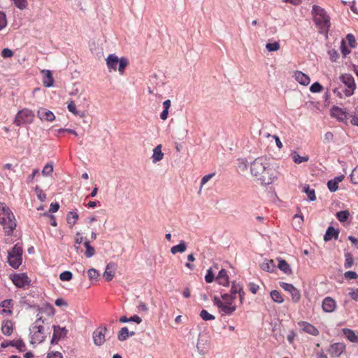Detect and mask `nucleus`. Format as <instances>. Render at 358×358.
I'll return each instance as SVG.
<instances>
[{"mask_svg": "<svg viewBox=\"0 0 358 358\" xmlns=\"http://www.w3.org/2000/svg\"><path fill=\"white\" fill-rule=\"evenodd\" d=\"M252 175L264 185H269L277 178L275 171L271 168L264 157L255 159L250 165Z\"/></svg>", "mask_w": 358, "mask_h": 358, "instance_id": "1", "label": "nucleus"}, {"mask_svg": "<svg viewBox=\"0 0 358 358\" xmlns=\"http://www.w3.org/2000/svg\"><path fill=\"white\" fill-rule=\"evenodd\" d=\"M219 293V295H215L213 298L214 306L217 307L219 313L222 315L232 314L236 308L235 300L238 292Z\"/></svg>", "mask_w": 358, "mask_h": 358, "instance_id": "2", "label": "nucleus"}, {"mask_svg": "<svg viewBox=\"0 0 358 358\" xmlns=\"http://www.w3.org/2000/svg\"><path fill=\"white\" fill-rule=\"evenodd\" d=\"M0 224L3 225L6 235L13 234L17 224L15 216L10 208L4 203L0 202Z\"/></svg>", "mask_w": 358, "mask_h": 358, "instance_id": "3", "label": "nucleus"}, {"mask_svg": "<svg viewBox=\"0 0 358 358\" xmlns=\"http://www.w3.org/2000/svg\"><path fill=\"white\" fill-rule=\"evenodd\" d=\"M106 65L108 71H118L120 75L124 73L125 68L128 66L129 62L126 57L118 58L115 54L109 55L106 59Z\"/></svg>", "mask_w": 358, "mask_h": 358, "instance_id": "4", "label": "nucleus"}, {"mask_svg": "<svg viewBox=\"0 0 358 358\" xmlns=\"http://www.w3.org/2000/svg\"><path fill=\"white\" fill-rule=\"evenodd\" d=\"M45 320L41 317H38L34 323L31 331V343L32 344H38L42 343L46 336L45 327L43 324Z\"/></svg>", "mask_w": 358, "mask_h": 358, "instance_id": "5", "label": "nucleus"}, {"mask_svg": "<svg viewBox=\"0 0 358 358\" xmlns=\"http://www.w3.org/2000/svg\"><path fill=\"white\" fill-rule=\"evenodd\" d=\"M23 248L21 244L16 243L8 251V262L13 268H17L22 264Z\"/></svg>", "mask_w": 358, "mask_h": 358, "instance_id": "6", "label": "nucleus"}, {"mask_svg": "<svg viewBox=\"0 0 358 358\" xmlns=\"http://www.w3.org/2000/svg\"><path fill=\"white\" fill-rule=\"evenodd\" d=\"M313 20L316 25L320 29L329 28L330 27L329 17L325 10L321 7L314 5L313 6Z\"/></svg>", "mask_w": 358, "mask_h": 358, "instance_id": "7", "label": "nucleus"}, {"mask_svg": "<svg viewBox=\"0 0 358 358\" xmlns=\"http://www.w3.org/2000/svg\"><path fill=\"white\" fill-rule=\"evenodd\" d=\"M34 113L29 109H23L20 110L14 120V123L17 126H21L25 124H30L32 122L34 119Z\"/></svg>", "mask_w": 358, "mask_h": 358, "instance_id": "8", "label": "nucleus"}, {"mask_svg": "<svg viewBox=\"0 0 358 358\" xmlns=\"http://www.w3.org/2000/svg\"><path fill=\"white\" fill-rule=\"evenodd\" d=\"M340 79L343 83L346 86V89L344 90V94L346 96H350L353 94L354 91L356 88L354 78L352 75L345 73L340 76Z\"/></svg>", "mask_w": 358, "mask_h": 358, "instance_id": "9", "label": "nucleus"}, {"mask_svg": "<svg viewBox=\"0 0 358 358\" xmlns=\"http://www.w3.org/2000/svg\"><path fill=\"white\" fill-rule=\"evenodd\" d=\"M107 331L106 327H100L94 331L93 341L96 345L101 346L105 343Z\"/></svg>", "mask_w": 358, "mask_h": 358, "instance_id": "10", "label": "nucleus"}, {"mask_svg": "<svg viewBox=\"0 0 358 358\" xmlns=\"http://www.w3.org/2000/svg\"><path fill=\"white\" fill-rule=\"evenodd\" d=\"M52 328L53 336L51 341L52 343H57L60 339L64 338L68 333V330L66 327H61L60 326L54 325Z\"/></svg>", "mask_w": 358, "mask_h": 358, "instance_id": "11", "label": "nucleus"}, {"mask_svg": "<svg viewBox=\"0 0 358 358\" xmlns=\"http://www.w3.org/2000/svg\"><path fill=\"white\" fill-rule=\"evenodd\" d=\"M197 351L200 355H206L208 352L209 342L208 338L204 336H199L197 344Z\"/></svg>", "mask_w": 358, "mask_h": 358, "instance_id": "12", "label": "nucleus"}, {"mask_svg": "<svg viewBox=\"0 0 358 358\" xmlns=\"http://www.w3.org/2000/svg\"><path fill=\"white\" fill-rule=\"evenodd\" d=\"M345 345L341 343L332 344L328 349V352L334 357H339L345 350Z\"/></svg>", "mask_w": 358, "mask_h": 358, "instance_id": "13", "label": "nucleus"}, {"mask_svg": "<svg viewBox=\"0 0 358 358\" xmlns=\"http://www.w3.org/2000/svg\"><path fill=\"white\" fill-rule=\"evenodd\" d=\"M298 325L300 327L302 331L307 334L313 336H317L319 334V331L317 329L307 322L301 321L298 322Z\"/></svg>", "mask_w": 358, "mask_h": 358, "instance_id": "14", "label": "nucleus"}, {"mask_svg": "<svg viewBox=\"0 0 358 358\" xmlns=\"http://www.w3.org/2000/svg\"><path fill=\"white\" fill-rule=\"evenodd\" d=\"M331 115L341 122H344L347 119V112L341 108L334 106L331 109Z\"/></svg>", "mask_w": 358, "mask_h": 358, "instance_id": "15", "label": "nucleus"}, {"mask_svg": "<svg viewBox=\"0 0 358 358\" xmlns=\"http://www.w3.org/2000/svg\"><path fill=\"white\" fill-rule=\"evenodd\" d=\"M37 115L40 120L42 121L45 120L52 122L55 119V115L54 113L44 108H40L37 112Z\"/></svg>", "mask_w": 358, "mask_h": 358, "instance_id": "16", "label": "nucleus"}, {"mask_svg": "<svg viewBox=\"0 0 358 358\" xmlns=\"http://www.w3.org/2000/svg\"><path fill=\"white\" fill-rule=\"evenodd\" d=\"M215 281L224 287H227L229 284V276L227 275V271L224 268H222L219 271L217 275L215 278Z\"/></svg>", "mask_w": 358, "mask_h": 358, "instance_id": "17", "label": "nucleus"}, {"mask_svg": "<svg viewBox=\"0 0 358 358\" xmlns=\"http://www.w3.org/2000/svg\"><path fill=\"white\" fill-rule=\"evenodd\" d=\"M13 282L19 288H22L28 283V276L24 273L16 274L13 276Z\"/></svg>", "mask_w": 358, "mask_h": 358, "instance_id": "18", "label": "nucleus"}, {"mask_svg": "<svg viewBox=\"0 0 358 358\" xmlns=\"http://www.w3.org/2000/svg\"><path fill=\"white\" fill-rule=\"evenodd\" d=\"M336 306V301L331 297H327L323 300L322 309L324 312L331 313Z\"/></svg>", "mask_w": 358, "mask_h": 358, "instance_id": "19", "label": "nucleus"}, {"mask_svg": "<svg viewBox=\"0 0 358 358\" xmlns=\"http://www.w3.org/2000/svg\"><path fill=\"white\" fill-rule=\"evenodd\" d=\"M294 77L299 84L303 86H307L309 85L310 81L309 76L300 71H296L294 72Z\"/></svg>", "mask_w": 358, "mask_h": 358, "instance_id": "20", "label": "nucleus"}, {"mask_svg": "<svg viewBox=\"0 0 358 358\" xmlns=\"http://www.w3.org/2000/svg\"><path fill=\"white\" fill-rule=\"evenodd\" d=\"M339 231L334 227L330 226L327 228L326 233L324 236V241L327 242L331 241L333 238L336 240L338 238Z\"/></svg>", "mask_w": 358, "mask_h": 358, "instance_id": "21", "label": "nucleus"}, {"mask_svg": "<svg viewBox=\"0 0 358 358\" xmlns=\"http://www.w3.org/2000/svg\"><path fill=\"white\" fill-rule=\"evenodd\" d=\"M277 260L278 262V267L281 271L287 275L293 273L289 264L285 259L277 258Z\"/></svg>", "mask_w": 358, "mask_h": 358, "instance_id": "22", "label": "nucleus"}, {"mask_svg": "<svg viewBox=\"0 0 358 358\" xmlns=\"http://www.w3.org/2000/svg\"><path fill=\"white\" fill-rule=\"evenodd\" d=\"M219 267L217 264H215L213 266L209 268L207 270V273L205 275V280L208 283L212 282L215 280V273L217 271Z\"/></svg>", "mask_w": 358, "mask_h": 358, "instance_id": "23", "label": "nucleus"}, {"mask_svg": "<svg viewBox=\"0 0 358 358\" xmlns=\"http://www.w3.org/2000/svg\"><path fill=\"white\" fill-rule=\"evenodd\" d=\"M260 267L263 271L270 273L273 272L275 270V264L272 259H266L261 264Z\"/></svg>", "mask_w": 358, "mask_h": 358, "instance_id": "24", "label": "nucleus"}, {"mask_svg": "<svg viewBox=\"0 0 358 358\" xmlns=\"http://www.w3.org/2000/svg\"><path fill=\"white\" fill-rule=\"evenodd\" d=\"M162 145H158L154 148L152 156V162L154 163L159 162L163 159L164 153L162 151Z\"/></svg>", "mask_w": 358, "mask_h": 358, "instance_id": "25", "label": "nucleus"}, {"mask_svg": "<svg viewBox=\"0 0 358 358\" xmlns=\"http://www.w3.org/2000/svg\"><path fill=\"white\" fill-rule=\"evenodd\" d=\"M291 157L292 158L293 162L297 164H301L303 162H306L309 160V157L308 155L300 156L299 154L294 150L292 151Z\"/></svg>", "mask_w": 358, "mask_h": 358, "instance_id": "26", "label": "nucleus"}, {"mask_svg": "<svg viewBox=\"0 0 358 358\" xmlns=\"http://www.w3.org/2000/svg\"><path fill=\"white\" fill-rule=\"evenodd\" d=\"M41 72L45 74V78L43 80L44 86L46 87H50L52 86L54 79L52 78L51 71L50 70H42Z\"/></svg>", "mask_w": 358, "mask_h": 358, "instance_id": "27", "label": "nucleus"}, {"mask_svg": "<svg viewBox=\"0 0 358 358\" xmlns=\"http://www.w3.org/2000/svg\"><path fill=\"white\" fill-rule=\"evenodd\" d=\"M13 330V326L10 320H6L3 322L1 327L2 333L6 336H10Z\"/></svg>", "mask_w": 358, "mask_h": 358, "instance_id": "28", "label": "nucleus"}, {"mask_svg": "<svg viewBox=\"0 0 358 358\" xmlns=\"http://www.w3.org/2000/svg\"><path fill=\"white\" fill-rule=\"evenodd\" d=\"M343 332L345 336L352 343L358 342V336L355 334L354 331L350 329H343Z\"/></svg>", "mask_w": 358, "mask_h": 358, "instance_id": "29", "label": "nucleus"}, {"mask_svg": "<svg viewBox=\"0 0 358 358\" xmlns=\"http://www.w3.org/2000/svg\"><path fill=\"white\" fill-rule=\"evenodd\" d=\"M1 307L2 308V312L6 313L8 315H11L12 310L11 308L13 307L12 300L6 299L3 301L1 303Z\"/></svg>", "mask_w": 358, "mask_h": 358, "instance_id": "30", "label": "nucleus"}, {"mask_svg": "<svg viewBox=\"0 0 358 358\" xmlns=\"http://www.w3.org/2000/svg\"><path fill=\"white\" fill-rule=\"evenodd\" d=\"M187 249V245L184 241H180V243L177 245H174L171 248V252L173 255L177 252H184Z\"/></svg>", "mask_w": 358, "mask_h": 358, "instance_id": "31", "label": "nucleus"}, {"mask_svg": "<svg viewBox=\"0 0 358 358\" xmlns=\"http://www.w3.org/2000/svg\"><path fill=\"white\" fill-rule=\"evenodd\" d=\"M134 335V332L132 331L129 334V330L127 327H123L120 329L118 334V340L123 341H125L127 338H129V336Z\"/></svg>", "mask_w": 358, "mask_h": 358, "instance_id": "32", "label": "nucleus"}, {"mask_svg": "<svg viewBox=\"0 0 358 358\" xmlns=\"http://www.w3.org/2000/svg\"><path fill=\"white\" fill-rule=\"evenodd\" d=\"M113 266L111 264H108L106 267L103 276L107 281L111 280L114 276V271L111 269Z\"/></svg>", "mask_w": 358, "mask_h": 358, "instance_id": "33", "label": "nucleus"}, {"mask_svg": "<svg viewBox=\"0 0 358 358\" xmlns=\"http://www.w3.org/2000/svg\"><path fill=\"white\" fill-rule=\"evenodd\" d=\"M84 245L86 248L85 252V255L87 258H90L95 254V249L94 247L91 246L90 244V241L88 240H85L84 243Z\"/></svg>", "mask_w": 358, "mask_h": 358, "instance_id": "34", "label": "nucleus"}, {"mask_svg": "<svg viewBox=\"0 0 358 358\" xmlns=\"http://www.w3.org/2000/svg\"><path fill=\"white\" fill-rule=\"evenodd\" d=\"M78 217H79L78 214L76 212L70 211L67 214L66 221L69 224L74 225L77 222Z\"/></svg>", "mask_w": 358, "mask_h": 358, "instance_id": "35", "label": "nucleus"}, {"mask_svg": "<svg viewBox=\"0 0 358 358\" xmlns=\"http://www.w3.org/2000/svg\"><path fill=\"white\" fill-rule=\"evenodd\" d=\"M53 172V164L52 162H49L45 165L42 170V174L44 176H50L52 175Z\"/></svg>", "mask_w": 358, "mask_h": 358, "instance_id": "36", "label": "nucleus"}, {"mask_svg": "<svg viewBox=\"0 0 358 358\" xmlns=\"http://www.w3.org/2000/svg\"><path fill=\"white\" fill-rule=\"evenodd\" d=\"M350 216V212L348 210H341L336 213L337 219L341 222H345Z\"/></svg>", "mask_w": 358, "mask_h": 358, "instance_id": "37", "label": "nucleus"}, {"mask_svg": "<svg viewBox=\"0 0 358 358\" xmlns=\"http://www.w3.org/2000/svg\"><path fill=\"white\" fill-rule=\"evenodd\" d=\"M280 48L279 41H275L273 43H267L266 45V49L268 52L278 51Z\"/></svg>", "mask_w": 358, "mask_h": 358, "instance_id": "38", "label": "nucleus"}, {"mask_svg": "<svg viewBox=\"0 0 358 358\" xmlns=\"http://www.w3.org/2000/svg\"><path fill=\"white\" fill-rule=\"evenodd\" d=\"M269 295L274 302L281 303L284 301V297L281 292H269Z\"/></svg>", "mask_w": 358, "mask_h": 358, "instance_id": "39", "label": "nucleus"}, {"mask_svg": "<svg viewBox=\"0 0 358 358\" xmlns=\"http://www.w3.org/2000/svg\"><path fill=\"white\" fill-rule=\"evenodd\" d=\"M200 317L202 318V320L205 321L213 320L215 318L214 315L209 313L205 309L201 310V311L200 312Z\"/></svg>", "mask_w": 358, "mask_h": 358, "instance_id": "40", "label": "nucleus"}, {"mask_svg": "<svg viewBox=\"0 0 358 358\" xmlns=\"http://www.w3.org/2000/svg\"><path fill=\"white\" fill-rule=\"evenodd\" d=\"M303 191L308 195L309 199L312 201L316 199L314 189H310L309 185H306L303 187Z\"/></svg>", "mask_w": 358, "mask_h": 358, "instance_id": "41", "label": "nucleus"}, {"mask_svg": "<svg viewBox=\"0 0 358 358\" xmlns=\"http://www.w3.org/2000/svg\"><path fill=\"white\" fill-rule=\"evenodd\" d=\"M68 110L73 113L74 115H79L80 117H83L85 114L82 113L81 114H79V112L76 109V104L73 101H71L67 106Z\"/></svg>", "mask_w": 358, "mask_h": 358, "instance_id": "42", "label": "nucleus"}, {"mask_svg": "<svg viewBox=\"0 0 358 358\" xmlns=\"http://www.w3.org/2000/svg\"><path fill=\"white\" fill-rule=\"evenodd\" d=\"M15 6L20 9L24 10L27 8L28 3L27 0H13Z\"/></svg>", "mask_w": 358, "mask_h": 358, "instance_id": "43", "label": "nucleus"}, {"mask_svg": "<svg viewBox=\"0 0 358 358\" xmlns=\"http://www.w3.org/2000/svg\"><path fill=\"white\" fill-rule=\"evenodd\" d=\"M345 264H344L345 268H351L353 264V258H352V255L350 253H346L345 255Z\"/></svg>", "mask_w": 358, "mask_h": 358, "instance_id": "44", "label": "nucleus"}, {"mask_svg": "<svg viewBox=\"0 0 358 358\" xmlns=\"http://www.w3.org/2000/svg\"><path fill=\"white\" fill-rule=\"evenodd\" d=\"M10 345L11 346L16 347L21 351H23L25 348V345L22 340L12 341H10Z\"/></svg>", "mask_w": 358, "mask_h": 358, "instance_id": "45", "label": "nucleus"}, {"mask_svg": "<svg viewBox=\"0 0 358 358\" xmlns=\"http://www.w3.org/2000/svg\"><path fill=\"white\" fill-rule=\"evenodd\" d=\"M327 187L330 192H334L338 189V184L333 179L328 181Z\"/></svg>", "mask_w": 358, "mask_h": 358, "instance_id": "46", "label": "nucleus"}, {"mask_svg": "<svg viewBox=\"0 0 358 358\" xmlns=\"http://www.w3.org/2000/svg\"><path fill=\"white\" fill-rule=\"evenodd\" d=\"M350 179L352 183L358 184V166H357L350 174Z\"/></svg>", "mask_w": 358, "mask_h": 358, "instance_id": "47", "label": "nucleus"}, {"mask_svg": "<svg viewBox=\"0 0 358 358\" xmlns=\"http://www.w3.org/2000/svg\"><path fill=\"white\" fill-rule=\"evenodd\" d=\"M322 86L317 82L314 83L310 87V91L313 93H318L322 90Z\"/></svg>", "mask_w": 358, "mask_h": 358, "instance_id": "48", "label": "nucleus"}, {"mask_svg": "<svg viewBox=\"0 0 358 358\" xmlns=\"http://www.w3.org/2000/svg\"><path fill=\"white\" fill-rule=\"evenodd\" d=\"M87 273H88V276H89L90 279L92 280H97V278L99 276V272L94 268L89 269L87 271Z\"/></svg>", "mask_w": 358, "mask_h": 358, "instance_id": "49", "label": "nucleus"}, {"mask_svg": "<svg viewBox=\"0 0 358 358\" xmlns=\"http://www.w3.org/2000/svg\"><path fill=\"white\" fill-rule=\"evenodd\" d=\"M59 278L61 280H69L72 278V273L70 271H66L62 272L60 275Z\"/></svg>", "mask_w": 358, "mask_h": 358, "instance_id": "50", "label": "nucleus"}, {"mask_svg": "<svg viewBox=\"0 0 358 358\" xmlns=\"http://www.w3.org/2000/svg\"><path fill=\"white\" fill-rule=\"evenodd\" d=\"M35 192L37 194V197L39 200H41V201H44L45 199H46V195L45 194H44L42 191V189H41L38 187H36L35 188Z\"/></svg>", "mask_w": 358, "mask_h": 358, "instance_id": "51", "label": "nucleus"}, {"mask_svg": "<svg viewBox=\"0 0 358 358\" xmlns=\"http://www.w3.org/2000/svg\"><path fill=\"white\" fill-rule=\"evenodd\" d=\"M346 39L348 40L349 45L352 48H355L356 41L355 36L352 34H348L346 36Z\"/></svg>", "mask_w": 358, "mask_h": 358, "instance_id": "52", "label": "nucleus"}, {"mask_svg": "<svg viewBox=\"0 0 358 358\" xmlns=\"http://www.w3.org/2000/svg\"><path fill=\"white\" fill-rule=\"evenodd\" d=\"M7 24L6 17L4 13L0 11V30L3 29Z\"/></svg>", "mask_w": 358, "mask_h": 358, "instance_id": "53", "label": "nucleus"}, {"mask_svg": "<svg viewBox=\"0 0 358 358\" xmlns=\"http://www.w3.org/2000/svg\"><path fill=\"white\" fill-rule=\"evenodd\" d=\"M328 54L331 62H336L338 58V53L334 49L329 50Z\"/></svg>", "mask_w": 358, "mask_h": 358, "instance_id": "54", "label": "nucleus"}, {"mask_svg": "<svg viewBox=\"0 0 358 358\" xmlns=\"http://www.w3.org/2000/svg\"><path fill=\"white\" fill-rule=\"evenodd\" d=\"M280 286L285 291H296V288L292 285L286 282H280Z\"/></svg>", "mask_w": 358, "mask_h": 358, "instance_id": "55", "label": "nucleus"}, {"mask_svg": "<svg viewBox=\"0 0 358 358\" xmlns=\"http://www.w3.org/2000/svg\"><path fill=\"white\" fill-rule=\"evenodd\" d=\"M341 51L344 57H345L347 55H348L350 52V51L347 48L344 40H342L341 43Z\"/></svg>", "mask_w": 358, "mask_h": 358, "instance_id": "56", "label": "nucleus"}, {"mask_svg": "<svg viewBox=\"0 0 358 358\" xmlns=\"http://www.w3.org/2000/svg\"><path fill=\"white\" fill-rule=\"evenodd\" d=\"M1 55L3 58L11 57L13 55V52L9 48H4L1 52Z\"/></svg>", "mask_w": 358, "mask_h": 358, "instance_id": "57", "label": "nucleus"}, {"mask_svg": "<svg viewBox=\"0 0 358 358\" xmlns=\"http://www.w3.org/2000/svg\"><path fill=\"white\" fill-rule=\"evenodd\" d=\"M215 175V173H210V174H208V175H206L204 176L202 178H201V187H202V186L206 184L207 182H208L212 178L213 176ZM201 190V188H200V190L199 192Z\"/></svg>", "mask_w": 358, "mask_h": 358, "instance_id": "58", "label": "nucleus"}, {"mask_svg": "<svg viewBox=\"0 0 358 358\" xmlns=\"http://www.w3.org/2000/svg\"><path fill=\"white\" fill-rule=\"evenodd\" d=\"M345 277L347 279H356L358 277V275L355 271H347L345 273Z\"/></svg>", "mask_w": 358, "mask_h": 358, "instance_id": "59", "label": "nucleus"}, {"mask_svg": "<svg viewBox=\"0 0 358 358\" xmlns=\"http://www.w3.org/2000/svg\"><path fill=\"white\" fill-rule=\"evenodd\" d=\"M334 135L331 132L327 131L324 135V141L327 143H329L333 141Z\"/></svg>", "mask_w": 358, "mask_h": 358, "instance_id": "60", "label": "nucleus"}, {"mask_svg": "<svg viewBox=\"0 0 358 358\" xmlns=\"http://www.w3.org/2000/svg\"><path fill=\"white\" fill-rule=\"evenodd\" d=\"M48 358H63V357L59 352H52L48 354Z\"/></svg>", "mask_w": 358, "mask_h": 358, "instance_id": "61", "label": "nucleus"}, {"mask_svg": "<svg viewBox=\"0 0 358 358\" xmlns=\"http://www.w3.org/2000/svg\"><path fill=\"white\" fill-rule=\"evenodd\" d=\"M296 336V335L294 331H290L289 332V334L287 336V339L290 344H292L294 342Z\"/></svg>", "mask_w": 358, "mask_h": 358, "instance_id": "62", "label": "nucleus"}, {"mask_svg": "<svg viewBox=\"0 0 358 358\" xmlns=\"http://www.w3.org/2000/svg\"><path fill=\"white\" fill-rule=\"evenodd\" d=\"M55 303L57 306L62 307V306H66L67 303L65 300L63 299H57L55 300Z\"/></svg>", "mask_w": 358, "mask_h": 358, "instance_id": "63", "label": "nucleus"}, {"mask_svg": "<svg viewBox=\"0 0 358 358\" xmlns=\"http://www.w3.org/2000/svg\"><path fill=\"white\" fill-rule=\"evenodd\" d=\"M59 205L58 203H52L50 206L49 212L55 213L58 210Z\"/></svg>", "mask_w": 358, "mask_h": 358, "instance_id": "64", "label": "nucleus"}]
</instances>
